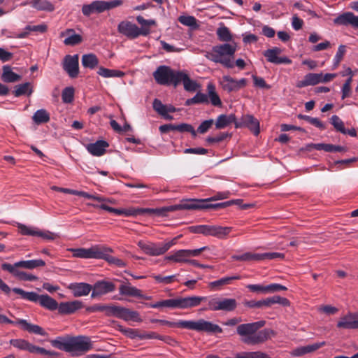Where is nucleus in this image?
<instances>
[{
  "label": "nucleus",
  "instance_id": "c9c22d12",
  "mask_svg": "<svg viewBox=\"0 0 358 358\" xmlns=\"http://www.w3.org/2000/svg\"><path fill=\"white\" fill-rule=\"evenodd\" d=\"M13 292L20 295L21 298L32 302H39L41 295L34 292H26L21 288L15 287Z\"/></svg>",
  "mask_w": 358,
  "mask_h": 358
},
{
  "label": "nucleus",
  "instance_id": "f3484780",
  "mask_svg": "<svg viewBox=\"0 0 358 358\" xmlns=\"http://www.w3.org/2000/svg\"><path fill=\"white\" fill-rule=\"evenodd\" d=\"M63 69L71 78H76L79 73V57L78 55L65 56Z\"/></svg>",
  "mask_w": 358,
  "mask_h": 358
},
{
  "label": "nucleus",
  "instance_id": "72a5a7b5",
  "mask_svg": "<svg viewBox=\"0 0 358 358\" xmlns=\"http://www.w3.org/2000/svg\"><path fill=\"white\" fill-rule=\"evenodd\" d=\"M3 73L1 79L6 83H15L21 79V76L12 71V69L8 65L3 66Z\"/></svg>",
  "mask_w": 358,
  "mask_h": 358
},
{
  "label": "nucleus",
  "instance_id": "3c124183",
  "mask_svg": "<svg viewBox=\"0 0 358 358\" xmlns=\"http://www.w3.org/2000/svg\"><path fill=\"white\" fill-rule=\"evenodd\" d=\"M17 228L20 232L21 234L25 235V236H36L38 229L36 227H27L23 224L19 223L17 224Z\"/></svg>",
  "mask_w": 358,
  "mask_h": 358
},
{
  "label": "nucleus",
  "instance_id": "aec40b11",
  "mask_svg": "<svg viewBox=\"0 0 358 358\" xmlns=\"http://www.w3.org/2000/svg\"><path fill=\"white\" fill-rule=\"evenodd\" d=\"M115 289V285L113 282L106 280L97 281L93 287L91 294L92 298H96L107 293L113 292Z\"/></svg>",
  "mask_w": 358,
  "mask_h": 358
},
{
  "label": "nucleus",
  "instance_id": "5701e85b",
  "mask_svg": "<svg viewBox=\"0 0 358 358\" xmlns=\"http://www.w3.org/2000/svg\"><path fill=\"white\" fill-rule=\"evenodd\" d=\"M109 147V143L104 140H99L95 143H89L86 149L92 155L100 157L106 153V150Z\"/></svg>",
  "mask_w": 358,
  "mask_h": 358
},
{
  "label": "nucleus",
  "instance_id": "c756f323",
  "mask_svg": "<svg viewBox=\"0 0 358 358\" xmlns=\"http://www.w3.org/2000/svg\"><path fill=\"white\" fill-rule=\"evenodd\" d=\"M178 85L182 83L184 89L187 92H195L199 87V84L189 77V76L183 72L180 71L178 77Z\"/></svg>",
  "mask_w": 358,
  "mask_h": 358
},
{
  "label": "nucleus",
  "instance_id": "4d7b16f0",
  "mask_svg": "<svg viewBox=\"0 0 358 358\" xmlns=\"http://www.w3.org/2000/svg\"><path fill=\"white\" fill-rule=\"evenodd\" d=\"M113 327L115 329L118 330L120 333L125 334L126 336H139L134 329L124 327L117 322H113Z\"/></svg>",
  "mask_w": 358,
  "mask_h": 358
},
{
  "label": "nucleus",
  "instance_id": "c03bdc74",
  "mask_svg": "<svg viewBox=\"0 0 358 358\" xmlns=\"http://www.w3.org/2000/svg\"><path fill=\"white\" fill-rule=\"evenodd\" d=\"M32 6L38 10L52 12L55 10V6L47 0H34Z\"/></svg>",
  "mask_w": 358,
  "mask_h": 358
},
{
  "label": "nucleus",
  "instance_id": "8fccbe9b",
  "mask_svg": "<svg viewBox=\"0 0 358 358\" xmlns=\"http://www.w3.org/2000/svg\"><path fill=\"white\" fill-rule=\"evenodd\" d=\"M74 89L72 87H65L62 93V99L64 103H70L73 101Z\"/></svg>",
  "mask_w": 358,
  "mask_h": 358
},
{
  "label": "nucleus",
  "instance_id": "7c9ffc66",
  "mask_svg": "<svg viewBox=\"0 0 358 358\" xmlns=\"http://www.w3.org/2000/svg\"><path fill=\"white\" fill-rule=\"evenodd\" d=\"M339 329H356L355 315L349 313L342 317L337 323Z\"/></svg>",
  "mask_w": 358,
  "mask_h": 358
},
{
  "label": "nucleus",
  "instance_id": "0e129e2a",
  "mask_svg": "<svg viewBox=\"0 0 358 358\" xmlns=\"http://www.w3.org/2000/svg\"><path fill=\"white\" fill-rule=\"evenodd\" d=\"M252 78L255 87L266 90H269L271 88V86L266 83L263 78L259 77L256 75H252Z\"/></svg>",
  "mask_w": 358,
  "mask_h": 358
},
{
  "label": "nucleus",
  "instance_id": "2eb2a0df",
  "mask_svg": "<svg viewBox=\"0 0 358 358\" xmlns=\"http://www.w3.org/2000/svg\"><path fill=\"white\" fill-rule=\"evenodd\" d=\"M220 83L222 89L230 93L237 92L245 87L247 85L248 80L246 78H241L237 80L230 76H224Z\"/></svg>",
  "mask_w": 358,
  "mask_h": 358
},
{
  "label": "nucleus",
  "instance_id": "603ef678",
  "mask_svg": "<svg viewBox=\"0 0 358 358\" xmlns=\"http://www.w3.org/2000/svg\"><path fill=\"white\" fill-rule=\"evenodd\" d=\"M178 275H168V276H162V275H156L152 274V277L156 280L158 283L169 285L172 283L173 281L176 280V277Z\"/></svg>",
  "mask_w": 358,
  "mask_h": 358
},
{
  "label": "nucleus",
  "instance_id": "4be33fe9",
  "mask_svg": "<svg viewBox=\"0 0 358 358\" xmlns=\"http://www.w3.org/2000/svg\"><path fill=\"white\" fill-rule=\"evenodd\" d=\"M336 24L348 26L350 25L355 29H358V16L352 12H345L338 15L334 20Z\"/></svg>",
  "mask_w": 358,
  "mask_h": 358
},
{
  "label": "nucleus",
  "instance_id": "2f4dec72",
  "mask_svg": "<svg viewBox=\"0 0 358 358\" xmlns=\"http://www.w3.org/2000/svg\"><path fill=\"white\" fill-rule=\"evenodd\" d=\"M236 122H237V121L234 114H230L228 115L222 114L217 117L215 121V127L217 129H221L227 127L231 123H234L236 125Z\"/></svg>",
  "mask_w": 358,
  "mask_h": 358
},
{
  "label": "nucleus",
  "instance_id": "864d4df0",
  "mask_svg": "<svg viewBox=\"0 0 358 358\" xmlns=\"http://www.w3.org/2000/svg\"><path fill=\"white\" fill-rule=\"evenodd\" d=\"M331 124L334 126V127L336 129V131L345 134V128L344 127V122L341 120V118L338 115H333L331 119Z\"/></svg>",
  "mask_w": 358,
  "mask_h": 358
},
{
  "label": "nucleus",
  "instance_id": "dca6fc26",
  "mask_svg": "<svg viewBox=\"0 0 358 358\" xmlns=\"http://www.w3.org/2000/svg\"><path fill=\"white\" fill-rule=\"evenodd\" d=\"M282 50L278 47H273L268 49L263 52L266 60L274 64H291L292 60L287 57H280Z\"/></svg>",
  "mask_w": 358,
  "mask_h": 358
},
{
  "label": "nucleus",
  "instance_id": "ea45409f",
  "mask_svg": "<svg viewBox=\"0 0 358 358\" xmlns=\"http://www.w3.org/2000/svg\"><path fill=\"white\" fill-rule=\"evenodd\" d=\"M97 73L103 78H121L124 76V73L115 69H109L103 66H100Z\"/></svg>",
  "mask_w": 358,
  "mask_h": 358
},
{
  "label": "nucleus",
  "instance_id": "6e6d98bb",
  "mask_svg": "<svg viewBox=\"0 0 358 358\" xmlns=\"http://www.w3.org/2000/svg\"><path fill=\"white\" fill-rule=\"evenodd\" d=\"M178 21L183 25L196 27H197L196 19L194 16L181 15L178 17Z\"/></svg>",
  "mask_w": 358,
  "mask_h": 358
},
{
  "label": "nucleus",
  "instance_id": "20e7f679",
  "mask_svg": "<svg viewBox=\"0 0 358 358\" xmlns=\"http://www.w3.org/2000/svg\"><path fill=\"white\" fill-rule=\"evenodd\" d=\"M210 201L199 199L185 200L180 204L168 206V212L179 210H201V209H220L227 208L225 201L218 203H208Z\"/></svg>",
  "mask_w": 358,
  "mask_h": 358
},
{
  "label": "nucleus",
  "instance_id": "cd10ccee",
  "mask_svg": "<svg viewBox=\"0 0 358 358\" xmlns=\"http://www.w3.org/2000/svg\"><path fill=\"white\" fill-rule=\"evenodd\" d=\"M112 252L113 250L111 248L102 245L100 255L101 257H99V259H104L108 263L115 264L119 267H124L126 264L122 259L113 257L110 255Z\"/></svg>",
  "mask_w": 358,
  "mask_h": 358
},
{
  "label": "nucleus",
  "instance_id": "bb28decb",
  "mask_svg": "<svg viewBox=\"0 0 358 358\" xmlns=\"http://www.w3.org/2000/svg\"><path fill=\"white\" fill-rule=\"evenodd\" d=\"M321 78L322 73H309L304 76L302 80H299L296 83V87L298 88H303L310 85H315L321 83Z\"/></svg>",
  "mask_w": 358,
  "mask_h": 358
},
{
  "label": "nucleus",
  "instance_id": "774afa93",
  "mask_svg": "<svg viewBox=\"0 0 358 358\" xmlns=\"http://www.w3.org/2000/svg\"><path fill=\"white\" fill-rule=\"evenodd\" d=\"M150 307L153 308H158L162 307H168L171 308H173V299L162 300L158 301L155 303H152L150 305Z\"/></svg>",
  "mask_w": 358,
  "mask_h": 358
},
{
  "label": "nucleus",
  "instance_id": "9b49d317",
  "mask_svg": "<svg viewBox=\"0 0 358 358\" xmlns=\"http://www.w3.org/2000/svg\"><path fill=\"white\" fill-rule=\"evenodd\" d=\"M109 316H114L127 322H141L143 321L138 311L119 306H112L109 309Z\"/></svg>",
  "mask_w": 358,
  "mask_h": 358
},
{
  "label": "nucleus",
  "instance_id": "37998d69",
  "mask_svg": "<svg viewBox=\"0 0 358 358\" xmlns=\"http://www.w3.org/2000/svg\"><path fill=\"white\" fill-rule=\"evenodd\" d=\"M15 96L19 97L22 95H30L32 93L31 84L29 83H24L15 87V90L13 92Z\"/></svg>",
  "mask_w": 358,
  "mask_h": 358
},
{
  "label": "nucleus",
  "instance_id": "de8ad7c7",
  "mask_svg": "<svg viewBox=\"0 0 358 358\" xmlns=\"http://www.w3.org/2000/svg\"><path fill=\"white\" fill-rule=\"evenodd\" d=\"M345 52H346V46L344 45H339L337 52H336V54L334 58V60H333V66H332L333 70H335L338 67Z\"/></svg>",
  "mask_w": 358,
  "mask_h": 358
},
{
  "label": "nucleus",
  "instance_id": "58836bf2",
  "mask_svg": "<svg viewBox=\"0 0 358 358\" xmlns=\"http://www.w3.org/2000/svg\"><path fill=\"white\" fill-rule=\"evenodd\" d=\"M207 91L212 105L214 106H220L222 105L221 99L215 92V87L212 83L208 84Z\"/></svg>",
  "mask_w": 358,
  "mask_h": 358
},
{
  "label": "nucleus",
  "instance_id": "338daca9",
  "mask_svg": "<svg viewBox=\"0 0 358 358\" xmlns=\"http://www.w3.org/2000/svg\"><path fill=\"white\" fill-rule=\"evenodd\" d=\"M213 124L214 120L213 119L207 120L202 122L197 128V132L202 134L206 133L213 126Z\"/></svg>",
  "mask_w": 358,
  "mask_h": 358
},
{
  "label": "nucleus",
  "instance_id": "b1692460",
  "mask_svg": "<svg viewBox=\"0 0 358 358\" xmlns=\"http://www.w3.org/2000/svg\"><path fill=\"white\" fill-rule=\"evenodd\" d=\"M80 301L75 300L69 302H62L58 306V311L61 314L70 315L83 307Z\"/></svg>",
  "mask_w": 358,
  "mask_h": 358
},
{
  "label": "nucleus",
  "instance_id": "79ce46f5",
  "mask_svg": "<svg viewBox=\"0 0 358 358\" xmlns=\"http://www.w3.org/2000/svg\"><path fill=\"white\" fill-rule=\"evenodd\" d=\"M99 64V59L94 54H86L82 57V64L85 68L94 69Z\"/></svg>",
  "mask_w": 358,
  "mask_h": 358
},
{
  "label": "nucleus",
  "instance_id": "a18cd8bd",
  "mask_svg": "<svg viewBox=\"0 0 358 358\" xmlns=\"http://www.w3.org/2000/svg\"><path fill=\"white\" fill-rule=\"evenodd\" d=\"M208 103V96L203 93L197 92L194 97L186 100L185 106H191L193 104Z\"/></svg>",
  "mask_w": 358,
  "mask_h": 358
},
{
  "label": "nucleus",
  "instance_id": "ddd939ff",
  "mask_svg": "<svg viewBox=\"0 0 358 358\" xmlns=\"http://www.w3.org/2000/svg\"><path fill=\"white\" fill-rule=\"evenodd\" d=\"M205 296H192L187 297H177L173 299V308L187 309L198 306L203 301L206 300Z\"/></svg>",
  "mask_w": 358,
  "mask_h": 358
},
{
  "label": "nucleus",
  "instance_id": "4468645a",
  "mask_svg": "<svg viewBox=\"0 0 358 358\" xmlns=\"http://www.w3.org/2000/svg\"><path fill=\"white\" fill-rule=\"evenodd\" d=\"M237 307L236 300L234 299H213L208 302V309L224 311H233Z\"/></svg>",
  "mask_w": 358,
  "mask_h": 358
},
{
  "label": "nucleus",
  "instance_id": "f03ea898",
  "mask_svg": "<svg viewBox=\"0 0 358 358\" xmlns=\"http://www.w3.org/2000/svg\"><path fill=\"white\" fill-rule=\"evenodd\" d=\"M236 51V45L224 43L213 47L208 59L215 63H220L227 68H233V57Z\"/></svg>",
  "mask_w": 358,
  "mask_h": 358
},
{
  "label": "nucleus",
  "instance_id": "6ab92c4d",
  "mask_svg": "<svg viewBox=\"0 0 358 358\" xmlns=\"http://www.w3.org/2000/svg\"><path fill=\"white\" fill-rule=\"evenodd\" d=\"M102 245H96L90 248H78L73 250V256L84 259H99Z\"/></svg>",
  "mask_w": 358,
  "mask_h": 358
},
{
  "label": "nucleus",
  "instance_id": "e433bc0d",
  "mask_svg": "<svg viewBox=\"0 0 358 358\" xmlns=\"http://www.w3.org/2000/svg\"><path fill=\"white\" fill-rule=\"evenodd\" d=\"M45 265V262L42 259L23 260L16 262V266L26 269H34Z\"/></svg>",
  "mask_w": 358,
  "mask_h": 358
},
{
  "label": "nucleus",
  "instance_id": "5fc2aeb1",
  "mask_svg": "<svg viewBox=\"0 0 358 358\" xmlns=\"http://www.w3.org/2000/svg\"><path fill=\"white\" fill-rule=\"evenodd\" d=\"M112 308V306H105L101 304H95L92 306H89L86 308V311L87 313H94V312H105L107 316H109V309Z\"/></svg>",
  "mask_w": 358,
  "mask_h": 358
},
{
  "label": "nucleus",
  "instance_id": "4c0bfd02",
  "mask_svg": "<svg viewBox=\"0 0 358 358\" xmlns=\"http://www.w3.org/2000/svg\"><path fill=\"white\" fill-rule=\"evenodd\" d=\"M41 306L50 310H54L56 309H58L59 304L52 297L50 296L45 294V295H41L39 302Z\"/></svg>",
  "mask_w": 358,
  "mask_h": 358
},
{
  "label": "nucleus",
  "instance_id": "6e6552de",
  "mask_svg": "<svg viewBox=\"0 0 358 358\" xmlns=\"http://www.w3.org/2000/svg\"><path fill=\"white\" fill-rule=\"evenodd\" d=\"M178 238V237H176L170 241L161 243H145L143 241H139L138 245L145 254L152 256H158L163 255L173 245L176 244Z\"/></svg>",
  "mask_w": 358,
  "mask_h": 358
},
{
  "label": "nucleus",
  "instance_id": "423d86ee",
  "mask_svg": "<svg viewBox=\"0 0 358 358\" xmlns=\"http://www.w3.org/2000/svg\"><path fill=\"white\" fill-rule=\"evenodd\" d=\"M180 71H176L168 66H159L153 73L155 81L162 85H178Z\"/></svg>",
  "mask_w": 358,
  "mask_h": 358
},
{
  "label": "nucleus",
  "instance_id": "9d476101",
  "mask_svg": "<svg viewBox=\"0 0 358 358\" xmlns=\"http://www.w3.org/2000/svg\"><path fill=\"white\" fill-rule=\"evenodd\" d=\"M285 255L280 252H265V253H253V252H245L241 255H234L231 256V259L236 261L242 262H250L255 261L259 262L266 259H284Z\"/></svg>",
  "mask_w": 358,
  "mask_h": 358
},
{
  "label": "nucleus",
  "instance_id": "0eeeda50",
  "mask_svg": "<svg viewBox=\"0 0 358 358\" xmlns=\"http://www.w3.org/2000/svg\"><path fill=\"white\" fill-rule=\"evenodd\" d=\"M110 213H115L118 215L137 216L140 215H155L158 216H166L168 213V206L159 208H130L128 209H119L110 207Z\"/></svg>",
  "mask_w": 358,
  "mask_h": 358
},
{
  "label": "nucleus",
  "instance_id": "f704fd0d",
  "mask_svg": "<svg viewBox=\"0 0 358 358\" xmlns=\"http://www.w3.org/2000/svg\"><path fill=\"white\" fill-rule=\"evenodd\" d=\"M166 259L177 263H187L189 259V257L187 250H179L173 252L172 255L167 256Z\"/></svg>",
  "mask_w": 358,
  "mask_h": 358
},
{
  "label": "nucleus",
  "instance_id": "052dcab7",
  "mask_svg": "<svg viewBox=\"0 0 358 358\" xmlns=\"http://www.w3.org/2000/svg\"><path fill=\"white\" fill-rule=\"evenodd\" d=\"M177 131L180 133H190L193 137L196 136V132L194 127L191 124L187 123L177 124Z\"/></svg>",
  "mask_w": 358,
  "mask_h": 358
},
{
  "label": "nucleus",
  "instance_id": "a878e982",
  "mask_svg": "<svg viewBox=\"0 0 358 358\" xmlns=\"http://www.w3.org/2000/svg\"><path fill=\"white\" fill-rule=\"evenodd\" d=\"M75 297L87 296L92 289L91 285L85 282L71 283L69 286Z\"/></svg>",
  "mask_w": 358,
  "mask_h": 358
},
{
  "label": "nucleus",
  "instance_id": "412c9836",
  "mask_svg": "<svg viewBox=\"0 0 358 358\" xmlns=\"http://www.w3.org/2000/svg\"><path fill=\"white\" fill-rule=\"evenodd\" d=\"M265 324L264 320H259L252 323L240 324L237 327V334L240 336H250L262 328Z\"/></svg>",
  "mask_w": 358,
  "mask_h": 358
},
{
  "label": "nucleus",
  "instance_id": "473e14b6",
  "mask_svg": "<svg viewBox=\"0 0 358 358\" xmlns=\"http://www.w3.org/2000/svg\"><path fill=\"white\" fill-rule=\"evenodd\" d=\"M119 292L121 295L141 298L143 296L141 289L131 286L129 283L122 284L119 287Z\"/></svg>",
  "mask_w": 358,
  "mask_h": 358
},
{
  "label": "nucleus",
  "instance_id": "1a4fd4ad",
  "mask_svg": "<svg viewBox=\"0 0 358 358\" xmlns=\"http://www.w3.org/2000/svg\"><path fill=\"white\" fill-rule=\"evenodd\" d=\"M117 31L121 34L127 36L130 39H134L139 36H147L150 34V29L143 27L141 29L137 25L129 21H122L117 26Z\"/></svg>",
  "mask_w": 358,
  "mask_h": 358
},
{
  "label": "nucleus",
  "instance_id": "680f3d73",
  "mask_svg": "<svg viewBox=\"0 0 358 358\" xmlns=\"http://www.w3.org/2000/svg\"><path fill=\"white\" fill-rule=\"evenodd\" d=\"M242 341L248 345H257L267 341L268 337H242Z\"/></svg>",
  "mask_w": 358,
  "mask_h": 358
},
{
  "label": "nucleus",
  "instance_id": "13d9d810",
  "mask_svg": "<svg viewBox=\"0 0 358 358\" xmlns=\"http://www.w3.org/2000/svg\"><path fill=\"white\" fill-rule=\"evenodd\" d=\"M77 196H82L88 199H92L94 201H97L99 202L107 201L108 202H111L110 199H107L103 196H99V195H93L90 194L86 192L83 191H77Z\"/></svg>",
  "mask_w": 358,
  "mask_h": 358
},
{
  "label": "nucleus",
  "instance_id": "393cba45",
  "mask_svg": "<svg viewBox=\"0 0 358 358\" xmlns=\"http://www.w3.org/2000/svg\"><path fill=\"white\" fill-rule=\"evenodd\" d=\"M61 37H66L64 43L66 45L75 46L83 41L81 35L76 33L73 29H67L60 34Z\"/></svg>",
  "mask_w": 358,
  "mask_h": 358
},
{
  "label": "nucleus",
  "instance_id": "09e8293b",
  "mask_svg": "<svg viewBox=\"0 0 358 358\" xmlns=\"http://www.w3.org/2000/svg\"><path fill=\"white\" fill-rule=\"evenodd\" d=\"M241 278L240 275H234L229 277H224L217 280L210 282L209 286L211 288H215L222 287L225 285L230 284L231 280H239Z\"/></svg>",
  "mask_w": 358,
  "mask_h": 358
},
{
  "label": "nucleus",
  "instance_id": "f257e3e1",
  "mask_svg": "<svg viewBox=\"0 0 358 358\" xmlns=\"http://www.w3.org/2000/svg\"><path fill=\"white\" fill-rule=\"evenodd\" d=\"M80 337H69L68 339H55L50 341L51 345L60 350L71 353L73 356H80L92 348L90 340L80 339Z\"/></svg>",
  "mask_w": 358,
  "mask_h": 358
},
{
  "label": "nucleus",
  "instance_id": "a211bd4d",
  "mask_svg": "<svg viewBox=\"0 0 358 358\" xmlns=\"http://www.w3.org/2000/svg\"><path fill=\"white\" fill-rule=\"evenodd\" d=\"M247 127L255 136L259 134V122L252 115H243L241 119L236 122V128Z\"/></svg>",
  "mask_w": 358,
  "mask_h": 358
},
{
  "label": "nucleus",
  "instance_id": "69168bd1",
  "mask_svg": "<svg viewBox=\"0 0 358 358\" xmlns=\"http://www.w3.org/2000/svg\"><path fill=\"white\" fill-rule=\"evenodd\" d=\"M269 299L271 306L275 303L280 304L282 306H289L290 305V302L287 298L281 297L278 295L269 297Z\"/></svg>",
  "mask_w": 358,
  "mask_h": 358
},
{
  "label": "nucleus",
  "instance_id": "7ed1b4c3",
  "mask_svg": "<svg viewBox=\"0 0 358 358\" xmlns=\"http://www.w3.org/2000/svg\"><path fill=\"white\" fill-rule=\"evenodd\" d=\"M176 327L195 330L198 332H206L208 334H222L223 332L222 329L220 326L203 319H200L196 321L180 320L176 323Z\"/></svg>",
  "mask_w": 358,
  "mask_h": 358
},
{
  "label": "nucleus",
  "instance_id": "c85d7f7f",
  "mask_svg": "<svg viewBox=\"0 0 358 358\" xmlns=\"http://www.w3.org/2000/svg\"><path fill=\"white\" fill-rule=\"evenodd\" d=\"M324 344L322 343H315L314 344L308 345L306 346H301L293 349L290 354L293 357H301L306 354L313 352L319 348H320Z\"/></svg>",
  "mask_w": 358,
  "mask_h": 358
},
{
  "label": "nucleus",
  "instance_id": "39448f33",
  "mask_svg": "<svg viewBox=\"0 0 358 358\" xmlns=\"http://www.w3.org/2000/svg\"><path fill=\"white\" fill-rule=\"evenodd\" d=\"M190 231L194 234H201L204 236H211L220 239H224L231 233L232 227L202 224L191 227Z\"/></svg>",
  "mask_w": 358,
  "mask_h": 358
},
{
  "label": "nucleus",
  "instance_id": "bf43d9fd",
  "mask_svg": "<svg viewBox=\"0 0 358 358\" xmlns=\"http://www.w3.org/2000/svg\"><path fill=\"white\" fill-rule=\"evenodd\" d=\"M231 135L229 133H227V132H222V133H220L216 136H208V137H207L206 139V141L208 144L220 143L222 141H224V139H226L227 138L229 137Z\"/></svg>",
  "mask_w": 358,
  "mask_h": 358
},
{
  "label": "nucleus",
  "instance_id": "f8f14e48",
  "mask_svg": "<svg viewBox=\"0 0 358 358\" xmlns=\"http://www.w3.org/2000/svg\"><path fill=\"white\" fill-rule=\"evenodd\" d=\"M10 344L14 347L17 348L21 350H27L32 353H38L41 355H46L50 357H57L59 353L55 351L47 350L45 348L36 347L30 344L29 342L24 339H12L10 341Z\"/></svg>",
  "mask_w": 358,
  "mask_h": 358
},
{
  "label": "nucleus",
  "instance_id": "a19ab883",
  "mask_svg": "<svg viewBox=\"0 0 358 358\" xmlns=\"http://www.w3.org/2000/svg\"><path fill=\"white\" fill-rule=\"evenodd\" d=\"M50 114L45 109L36 110L32 117L33 121L36 124L47 123L50 121Z\"/></svg>",
  "mask_w": 358,
  "mask_h": 358
},
{
  "label": "nucleus",
  "instance_id": "49530a36",
  "mask_svg": "<svg viewBox=\"0 0 358 358\" xmlns=\"http://www.w3.org/2000/svg\"><path fill=\"white\" fill-rule=\"evenodd\" d=\"M216 34L218 39L223 42H229L232 40V36L228 27L223 26L217 29Z\"/></svg>",
  "mask_w": 358,
  "mask_h": 358
},
{
  "label": "nucleus",
  "instance_id": "e2e57ef3",
  "mask_svg": "<svg viewBox=\"0 0 358 358\" xmlns=\"http://www.w3.org/2000/svg\"><path fill=\"white\" fill-rule=\"evenodd\" d=\"M20 267L16 266V262L14 264H10L8 263H3L1 264V268L3 271H6L11 273L13 276L17 277L20 271L17 269Z\"/></svg>",
  "mask_w": 358,
  "mask_h": 358
}]
</instances>
